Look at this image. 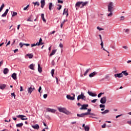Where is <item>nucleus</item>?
<instances>
[{
	"label": "nucleus",
	"mask_w": 131,
	"mask_h": 131,
	"mask_svg": "<svg viewBox=\"0 0 131 131\" xmlns=\"http://www.w3.org/2000/svg\"><path fill=\"white\" fill-rule=\"evenodd\" d=\"M115 77L116 78L118 77V78H120L121 77H123V74L122 73L119 74H116L114 75Z\"/></svg>",
	"instance_id": "nucleus-13"
},
{
	"label": "nucleus",
	"mask_w": 131,
	"mask_h": 131,
	"mask_svg": "<svg viewBox=\"0 0 131 131\" xmlns=\"http://www.w3.org/2000/svg\"><path fill=\"white\" fill-rule=\"evenodd\" d=\"M33 5H34V7L35 6H37V7H39V2H33Z\"/></svg>",
	"instance_id": "nucleus-33"
},
{
	"label": "nucleus",
	"mask_w": 131,
	"mask_h": 131,
	"mask_svg": "<svg viewBox=\"0 0 131 131\" xmlns=\"http://www.w3.org/2000/svg\"><path fill=\"white\" fill-rule=\"evenodd\" d=\"M23 126V123H20L16 124V127H22Z\"/></svg>",
	"instance_id": "nucleus-34"
},
{
	"label": "nucleus",
	"mask_w": 131,
	"mask_h": 131,
	"mask_svg": "<svg viewBox=\"0 0 131 131\" xmlns=\"http://www.w3.org/2000/svg\"><path fill=\"white\" fill-rule=\"evenodd\" d=\"M51 75L52 77H54V73H55V70L54 69H52L51 70Z\"/></svg>",
	"instance_id": "nucleus-43"
},
{
	"label": "nucleus",
	"mask_w": 131,
	"mask_h": 131,
	"mask_svg": "<svg viewBox=\"0 0 131 131\" xmlns=\"http://www.w3.org/2000/svg\"><path fill=\"white\" fill-rule=\"evenodd\" d=\"M91 69L90 68L87 69L83 74L84 76H86V74H88V73H89V72H90V71H91Z\"/></svg>",
	"instance_id": "nucleus-32"
},
{
	"label": "nucleus",
	"mask_w": 131,
	"mask_h": 131,
	"mask_svg": "<svg viewBox=\"0 0 131 131\" xmlns=\"http://www.w3.org/2000/svg\"><path fill=\"white\" fill-rule=\"evenodd\" d=\"M32 127L34 128V129H38L39 128V125L38 124H35L32 126Z\"/></svg>",
	"instance_id": "nucleus-20"
},
{
	"label": "nucleus",
	"mask_w": 131,
	"mask_h": 131,
	"mask_svg": "<svg viewBox=\"0 0 131 131\" xmlns=\"http://www.w3.org/2000/svg\"><path fill=\"white\" fill-rule=\"evenodd\" d=\"M68 16V9H67L66 10V8H64L63 10V15H66Z\"/></svg>",
	"instance_id": "nucleus-28"
},
{
	"label": "nucleus",
	"mask_w": 131,
	"mask_h": 131,
	"mask_svg": "<svg viewBox=\"0 0 131 131\" xmlns=\"http://www.w3.org/2000/svg\"><path fill=\"white\" fill-rule=\"evenodd\" d=\"M8 12H9V9H7L5 12H4V13L2 14V17H6L8 14Z\"/></svg>",
	"instance_id": "nucleus-21"
},
{
	"label": "nucleus",
	"mask_w": 131,
	"mask_h": 131,
	"mask_svg": "<svg viewBox=\"0 0 131 131\" xmlns=\"http://www.w3.org/2000/svg\"><path fill=\"white\" fill-rule=\"evenodd\" d=\"M90 114H91L90 113H82L81 114H77V116H78V117H84L85 115H90Z\"/></svg>",
	"instance_id": "nucleus-9"
},
{
	"label": "nucleus",
	"mask_w": 131,
	"mask_h": 131,
	"mask_svg": "<svg viewBox=\"0 0 131 131\" xmlns=\"http://www.w3.org/2000/svg\"><path fill=\"white\" fill-rule=\"evenodd\" d=\"M46 111L47 112H51V113H55L56 112V110L55 109L50 108H47Z\"/></svg>",
	"instance_id": "nucleus-10"
},
{
	"label": "nucleus",
	"mask_w": 131,
	"mask_h": 131,
	"mask_svg": "<svg viewBox=\"0 0 131 131\" xmlns=\"http://www.w3.org/2000/svg\"><path fill=\"white\" fill-rule=\"evenodd\" d=\"M4 64V60H2L1 62H0V67L1 66H2V65H3Z\"/></svg>",
	"instance_id": "nucleus-60"
},
{
	"label": "nucleus",
	"mask_w": 131,
	"mask_h": 131,
	"mask_svg": "<svg viewBox=\"0 0 131 131\" xmlns=\"http://www.w3.org/2000/svg\"><path fill=\"white\" fill-rule=\"evenodd\" d=\"M59 47H60V48H63V44H62V43H60L59 44Z\"/></svg>",
	"instance_id": "nucleus-63"
},
{
	"label": "nucleus",
	"mask_w": 131,
	"mask_h": 131,
	"mask_svg": "<svg viewBox=\"0 0 131 131\" xmlns=\"http://www.w3.org/2000/svg\"><path fill=\"white\" fill-rule=\"evenodd\" d=\"M43 97L44 99H47V98H48V94H44Z\"/></svg>",
	"instance_id": "nucleus-52"
},
{
	"label": "nucleus",
	"mask_w": 131,
	"mask_h": 131,
	"mask_svg": "<svg viewBox=\"0 0 131 131\" xmlns=\"http://www.w3.org/2000/svg\"><path fill=\"white\" fill-rule=\"evenodd\" d=\"M104 93H100L99 94V98H101V97L102 96V95H104Z\"/></svg>",
	"instance_id": "nucleus-49"
},
{
	"label": "nucleus",
	"mask_w": 131,
	"mask_h": 131,
	"mask_svg": "<svg viewBox=\"0 0 131 131\" xmlns=\"http://www.w3.org/2000/svg\"><path fill=\"white\" fill-rule=\"evenodd\" d=\"M127 123L129 125H131V119L127 121Z\"/></svg>",
	"instance_id": "nucleus-51"
},
{
	"label": "nucleus",
	"mask_w": 131,
	"mask_h": 131,
	"mask_svg": "<svg viewBox=\"0 0 131 131\" xmlns=\"http://www.w3.org/2000/svg\"><path fill=\"white\" fill-rule=\"evenodd\" d=\"M27 56L29 57V59H32L33 58V55L32 54H28Z\"/></svg>",
	"instance_id": "nucleus-37"
},
{
	"label": "nucleus",
	"mask_w": 131,
	"mask_h": 131,
	"mask_svg": "<svg viewBox=\"0 0 131 131\" xmlns=\"http://www.w3.org/2000/svg\"><path fill=\"white\" fill-rule=\"evenodd\" d=\"M88 93L89 96H91V97H97V94H96L92 92L88 91Z\"/></svg>",
	"instance_id": "nucleus-16"
},
{
	"label": "nucleus",
	"mask_w": 131,
	"mask_h": 131,
	"mask_svg": "<svg viewBox=\"0 0 131 131\" xmlns=\"http://www.w3.org/2000/svg\"><path fill=\"white\" fill-rule=\"evenodd\" d=\"M120 21H123L124 20V16H121Z\"/></svg>",
	"instance_id": "nucleus-55"
},
{
	"label": "nucleus",
	"mask_w": 131,
	"mask_h": 131,
	"mask_svg": "<svg viewBox=\"0 0 131 131\" xmlns=\"http://www.w3.org/2000/svg\"><path fill=\"white\" fill-rule=\"evenodd\" d=\"M100 108H105V106L104 104H100L99 105Z\"/></svg>",
	"instance_id": "nucleus-46"
},
{
	"label": "nucleus",
	"mask_w": 131,
	"mask_h": 131,
	"mask_svg": "<svg viewBox=\"0 0 131 131\" xmlns=\"http://www.w3.org/2000/svg\"><path fill=\"white\" fill-rule=\"evenodd\" d=\"M124 30H125V33H127V34H128L129 33V30L128 29H124Z\"/></svg>",
	"instance_id": "nucleus-40"
},
{
	"label": "nucleus",
	"mask_w": 131,
	"mask_h": 131,
	"mask_svg": "<svg viewBox=\"0 0 131 131\" xmlns=\"http://www.w3.org/2000/svg\"><path fill=\"white\" fill-rule=\"evenodd\" d=\"M67 21H68L67 19H64L63 20V21L61 23V24L60 25L61 28H62V27H63V25H64L65 22H67Z\"/></svg>",
	"instance_id": "nucleus-36"
},
{
	"label": "nucleus",
	"mask_w": 131,
	"mask_h": 131,
	"mask_svg": "<svg viewBox=\"0 0 131 131\" xmlns=\"http://www.w3.org/2000/svg\"><path fill=\"white\" fill-rule=\"evenodd\" d=\"M120 116H122V115H119L116 116V118H118V117H120Z\"/></svg>",
	"instance_id": "nucleus-61"
},
{
	"label": "nucleus",
	"mask_w": 131,
	"mask_h": 131,
	"mask_svg": "<svg viewBox=\"0 0 131 131\" xmlns=\"http://www.w3.org/2000/svg\"><path fill=\"white\" fill-rule=\"evenodd\" d=\"M121 73L122 74H124L125 76H127V75H128V73L126 71H123Z\"/></svg>",
	"instance_id": "nucleus-31"
},
{
	"label": "nucleus",
	"mask_w": 131,
	"mask_h": 131,
	"mask_svg": "<svg viewBox=\"0 0 131 131\" xmlns=\"http://www.w3.org/2000/svg\"><path fill=\"white\" fill-rule=\"evenodd\" d=\"M101 127L102 128H105L106 127V123L103 124V125H102Z\"/></svg>",
	"instance_id": "nucleus-54"
},
{
	"label": "nucleus",
	"mask_w": 131,
	"mask_h": 131,
	"mask_svg": "<svg viewBox=\"0 0 131 131\" xmlns=\"http://www.w3.org/2000/svg\"><path fill=\"white\" fill-rule=\"evenodd\" d=\"M110 75L109 74H107V75H105V78L100 79L99 80V81H103V80H105V79H110Z\"/></svg>",
	"instance_id": "nucleus-15"
},
{
	"label": "nucleus",
	"mask_w": 131,
	"mask_h": 131,
	"mask_svg": "<svg viewBox=\"0 0 131 131\" xmlns=\"http://www.w3.org/2000/svg\"><path fill=\"white\" fill-rule=\"evenodd\" d=\"M17 12H13V14L12 15V17H15V16H17Z\"/></svg>",
	"instance_id": "nucleus-45"
},
{
	"label": "nucleus",
	"mask_w": 131,
	"mask_h": 131,
	"mask_svg": "<svg viewBox=\"0 0 131 131\" xmlns=\"http://www.w3.org/2000/svg\"><path fill=\"white\" fill-rule=\"evenodd\" d=\"M3 73L4 74H8V73H9V69L8 68L4 69Z\"/></svg>",
	"instance_id": "nucleus-26"
},
{
	"label": "nucleus",
	"mask_w": 131,
	"mask_h": 131,
	"mask_svg": "<svg viewBox=\"0 0 131 131\" xmlns=\"http://www.w3.org/2000/svg\"><path fill=\"white\" fill-rule=\"evenodd\" d=\"M56 52H57L56 50H52L51 53L50 54V57H52V56L55 55V54H56Z\"/></svg>",
	"instance_id": "nucleus-29"
},
{
	"label": "nucleus",
	"mask_w": 131,
	"mask_h": 131,
	"mask_svg": "<svg viewBox=\"0 0 131 131\" xmlns=\"http://www.w3.org/2000/svg\"><path fill=\"white\" fill-rule=\"evenodd\" d=\"M35 66V65L34 64L32 63L29 66V68H30V69H31V70H34Z\"/></svg>",
	"instance_id": "nucleus-23"
},
{
	"label": "nucleus",
	"mask_w": 131,
	"mask_h": 131,
	"mask_svg": "<svg viewBox=\"0 0 131 131\" xmlns=\"http://www.w3.org/2000/svg\"><path fill=\"white\" fill-rule=\"evenodd\" d=\"M57 109L58 111H59L60 112H62V113H64V114H67V115L69 114V112H68V111H67L66 108L58 107Z\"/></svg>",
	"instance_id": "nucleus-4"
},
{
	"label": "nucleus",
	"mask_w": 131,
	"mask_h": 131,
	"mask_svg": "<svg viewBox=\"0 0 131 131\" xmlns=\"http://www.w3.org/2000/svg\"><path fill=\"white\" fill-rule=\"evenodd\" d=\"M99 38L100 39L101 41V43H100V46L101 47V50H102V51H105V52H106L107 53V54H108V56H110V53L109 52V51L105 50V48H104V42H103V39H102V36H101V35H99Z\"/></svg>",
	"instance_id": "nucleus-3"
},
{
	"label": "nucleus",
	"mask_w": 131,
	"mask_h": 131,
	"mask_svg": "<svg viewBox=\"0 0 131 131\" xmlns=\"http://www.w3.org/2000/svg\"><path fill=\"white\" fill-rule=\"evenodd\" d=\"M52 66H54L55 65V61L52 60L51 62Z\"/></svg>",
	"instance_id": "nucleus-59"
},
{
	"label": "nucleus",
	"mask_w": 131,
	"mask_h": 131,
	"mask_svg": "<svg viewBox=\"0 0 131 131\" xmlns=\"http://www.w3.org/2000/svg\"><path fill=\"white\" fill-rule=\"evenodd\" d=\"M17 52H18V49H15L14 50V53H17Z\"/></svg>",
	"instance_id": "nucleus-64"
},
{
	"label": "nucleus",
	"mask_w": 131,
	"mask_h": 131,
	"mask_svg": "<svg viewBox=\"0 0 131 131\" xmlns=\"http://www.w3.org/2000/svg\"><path fill=\"white\" fill-rule=\"evenodd\" d=\"M58 4H63V1L58 0Z\"/></svg>",
	"instance_id": "nucleus-56"
},
{
	"label": "nucleus",
	"mask_w": 131,
	"mask_h": 131,
	"mask_svg": "<svg viewBox=\"0 0 131 131\" xmlns=\"http://www.w3.org/2000/svg\"><path fill=\"white\" fill-rule=\"evenodd\" d=\"M38 42H36V43H33V44H31V48H33V47H36V46H38Z\"/></svg>",
	"instance_id": "nucleus-41"
},
{
	"label": "nucleus",
	"mask_w": 131,
	"mask_h": 131,
	"mask_svg": "<svg viewBox=\"0 0 131 131\" xmlns=\"http://www.w3.org/2000/svg\"><path fill=\"white\" fill-rule=\"evenodd\" d=\"M73 96H71V95H67V98L68 100H71V101H73V100H75V94H72Z\"/></svg>",
	"instance_id": "nucleus-6"
},
{
	"label": "nucleus",
	"mask_w": 131,
	"mask_h": 131,
	"mask_svg": "<svg viewBox=\"0 0 131 131\" xmlns=\"http://www.w3.org/2000/svg\"><path fill=\"white\" fill-rule=\"evenodd\" d=\"M28 8H29V5H27L26 7H25L24 8V11H26V10H27V9H28Z\"/></svg>",
	"instance_id": "nucleus-48"
},
{
	"label": "nucleus",
	"mask_w": 131,
	"mask_h": 131,
	"mask_svg": "<svg viewBox=\"0 0 131 131\" xmlns=\"http://www.w3.org/2000/svg\"><path fill=\"white\" fill-rule=\"evenodd\" d=\"M81 99L82 100H85V96H84V95L83 93H81L80 95H78L77 97V100L78 101H79Z\"/></svg>",
	"instance_id": "nucleus-7"
},
{
	"label": "nucleus",
	"mask_w": 131,
	"mask_h": 131,
	"mask_svg": "<svg viewBox=\"0 0 131 131\" xmlns=\"http://www.w3.org/2000/svg\"><path fill=\"white\" fill-rule=\"evenodd\" d=\"M28 21L32 22L33 21V16L31 15L27 19Z\"/></svg>",
	"instance_id": "nucleus-22"
},
{
	"label": "nucleus",
	"mask_w": 131,
	"mask_h": 131,
	"mask_svg": "<svg viewBox=\"0 0 131 131\" xmlns=\"http://www.w3.org/2000/svg\"><path fill=\"white\" fill-rule=\"evenodd\" d=\"M41 41H42V39L40 38L39 40V42H38V46H41L43 45V43H41Z\"/></svg>",
	"instance_id": "nucleus-35"
},
{
	"label": "nucleus",
	"mask_w": 131,
	"mask_h": 131,
	"mask_svg": "<svg viewBox=\"0 0 131 131\" xmlns=\"http://www.w3.org/2000/svg\"><path fill=\"white\" fill-rule=\"evenodd\" d=\"M40 4L41 9H43V8H45V6H46V0H41Z\"/></svg>",
	"instance_id": "nucleus-12"
},
{
	"label": "nucleus",
	"mask_w": 131,
	"mask_h": 131,
	"mask_svg": "<svg viewBox=\"0 0 131 131\" xmlns=\"http://www.w3.org/2000/svg\"><path fill=\"white\" fill-rule=\"evenodd\" d=\"M40 91H41V86H40L38 89V92L40 94L41 93Z\"/></svg>",
	"instance_id": "nucleus-57"
},
{
	"label": "nucleus",
	"mask_w": 131,
	"mask_h": 131,
	"mask_svg": "<svg viewBox=\"0 0 131 131\" xmlns=\"http://www.w3.org/2000/svg\"><path fill=\"white\" fill-rule=\"evenodd\" d=\"M54 7V5H53L52 3H49V9L50 11H52V8Z\"/></svg>",
	"instance_id": "nucleus-25"
},
{
	"label": "nucleus",
	"mask_w": 131,
	"mask_h": 131,
	"mask_svg": "<svg viewBox=\"0 0 131 131\" xmlns=\"http://www.w3.org/2000/svg\"><path fill=\"white\" fill-rule=\"evenodd\" d=\"M111 48H112V49H113V50H116V47H115V46H111Z\"/></svg>",
	"instance_id": "nucleus-58"
},
{
	"label": "nucleus",
	"mask_w": 131,
	"mask_h": 131,
	"mask_svg": "<svg viewBox=\"0 0 131 131\" xmlns=\"http://www.w3.org/2000/svg\"><path fill=\"white\" fill-rule=\"evenodd\" d=\"M100 102L101 103V104H106V102H107V97L104 96L101 98Z\"/></svg>",
	"instance_id": "nucleus-8"
},
{
	"label": "nucleus",
	"mask_w": 131,
	"mask_h": 131,
	"mask_svg": "<svg viewBox=\"0 0 131 131\" xmlns=\"http://www.w3.org/2000/svg\"><path fill=\"white\" fill-rule=\"evenodd\" d=\"M86 107H89V104H83L81 105V107L80 108V110H88V108Z\"/></svg>",
	"instance_id": "nucleus-11"
},
{
	"label": "nucleus",
	"mask_w": 131,
	"mask_h": 131,
	"mask_svg": "<svg viewBox=\"0 0 131 131\" xmlns=\"http://www.w3.org/2000/svg\"><path fill=\"white\" fill-rule=\"evenodd\" d=\"M11 77H12L13 79L16 80V79H17V74L14 73L13 74H12Z\"/></svg>",
	"instance_id": "nucleus-18"
},
{
	"label": "nucleus",
	"mask_w": 131,
	"mask_h": 131,
	"mask_svg": "<svg viewBox=\"0 0 131 131\" xmlns=\"http://www.w3.org/2000/svg\"><path fill=\"white\" fill-rule=\"evenodd\" d=\"M12 97H14V99H16V95H15V93H11Z\"/></svg>",
	"instance_id": "nucleus-47"
},
{
	"label": "nucleus",
	"mask_w": 131,
	"mask_h": 131,
	"mask_svg": "<svg viewBox=\"0 0 131 131\" xmlns=\"http://www.w3.org/2000/svg\"><path fill=\"white\" fill-rule=\"evenodd\" d=\"M6 84H0V89L1 90H5V89L6 88Z\"/></svg>",
	"instance_id": "nucleus-24"
},
{
	"label": "nucleus",
	"mask_w": 131,
	"mask_h": 131,
	"mask_svg": "<svg viewBox=\"0 0 131 131\" xmlns=\"http://www.w3.org/2000/svg\"><path fill=\"white\" fill-rule=\"evenodd\" d=\"M108 7V12H110V13L107 14V17H112L113 16V13L112 12L114 11V7L113 2H111L107 6Z\"/></svg>",
	"instance_id": "nucleus-2"
},
{
	"label": "nucleus",
	"mask_w": 131,
	"mask_h": 131,
	"mask_svg": "<svg viewBox=\"0 0 131 131\" xmlns=\"http://www.w3.org/2000/svg\"><path fill=\"white\" fill-rule=\"evenodd\" d=\"M4 8H5V4H3L1 7H0V12H2V11H3V9H4Z\"/></svg>",
	"instance_id": "nucleus-38"
},
{
	"label": "nucleus",
	"mask_w": 131,
	"mask_h": 131,
	"mask_svg": "<svg viewBox=\"0 0 131 131\" xmlns=\"http://www.w3.org/2000/svg\"><path fill=\"white\" fill-rule=\"evenodd\" d=\"M96 74H97V72H93V73H91L89 75V77H94V76H95V75H96Z\"/></svg>",
	"instance_id": "nucleus-27"
},
{
	"label": "nucleus",
	"mask_w": 131,
	"mask_h": 131,
	"mask_svg": "<svg viewBox=\"0 0 131 131\" xmlns=\"http://www.w3.org/2000/svg\"><path fill=\"white\" fill-rule=\"evenodd\" d=\"M38 71L39 73H41L42 72V69L40 67V64L38 63Z\"/></svg>",
	"instance_id": "nucleus-17"
},
{
	"label": "nucleus",
	"mask_w": 131,
	"mask_h": 131,
	"mask_svg": "<svg viewBox=\"0 0 131 131\" xmlns=\"http://www.w3.org/2000/svg\"><path fill=\"white\" fill-rule=\"evenodd\" d=\"M98 101V99H94L91 101L92 103H96Z\"/></svg>",
	"instance_id": "nucleus-50"
},
{
	"label": "nucleus",
	"mask_w": 131,
	"mask_h": 131,
	"mask_svg": "<svg viewBox=\"0 0 131 131\" xmlns=\"http://www.w3.org/2000/svg\"><path fill=\"white\" fill-rule=\"evenodd\" d=\"M57 6H58V7L57 8V9L58 10V11H60V10H61V9H62V5H58Z\"/></svg>",
	"instance_id": "nucleus-42"
},
{
	"label": "nucleus",
	"mask_w": 131,
	"mask_h": 131,
	"mask_svg": "<svg viewBox=\"0 0 131 131\" xmlns=\"http://www.w3.org/2000/svg\"><path fill=\"white\" fill-rule=\"evenodd\" d=\"M102 30H104V29L102 28H99V31H101Z\"/></svg>",
	"instance_id": "nucleus-62"
},
{
	"label": "nucleus",
	"mask_w": 131,
	"mask_h": 131,
	"mask_svg": "<svg viewBox=\"0 0 131 131\" xmlns=\"http://www.w3.org/2000/svg\"><path fill=\"white\" fill-rule=\"evenodd\" d=\"M19 46H20V48H22L23 47V46H25V45H24V43H23L22 42H20Z\"/></svg>",
	"instance_id": "nucleus-53"
},
{
	"label": "nucleus",
	"mask_w": 131,
	"mask_h": 131,
	"mask_svg": "<svg viewBox=\"0 0 131 131\" xmlns=\"http://www.w3.org/2000/svg\"><path fill=\"white\" fill-rule=\"evenodd\" d=\"M16 117H17V118H20L21 120H27V119H28V118L26 117V116L23 115H17L16 116Z\"/></svg>",
	"instance_id": "nucleus-5"
},
{
	"label": "nucleus",
	"mask_w": 131,
	"mask_h": 131,
	"mask_svg": "<svg viewBox=\"0 0 131 131\" xmlns=\"http://www.w3.org/2000/svg\"><path fill=\"white\" fill-rule=\"evenodd\" d=\"M109 112H110L109 110H105L104 111L101 112V114L102 115H105V114H107Z\"/></svg>",
	"instance_id": "nucleus-19"
},
{
	"label": "nucleus",
	"mask_w": 131,
	"mask_h": 131,
	"mask_svg": "<svg viewBox=\"0 0 131 131\" xmlns=\"http://www.w3.org/2000/svg\"><path fill=\"white\" fill-rule=\"evenodd\" d=\"M84 129L85 131H89L90 130V127H89V126H85L84 127Z\"/></svg>",
	"instance_id": "nucleus-39"
},
{
	"label": "nucleus",
	"mask_w": 131,
	"mask_h": 131,
	"mask_svg": "<svg viewBox=\"0 0 131 131\" xmlns=\"http://www.w3.org/2000/svg\"><path fill=\"white\" fill-rule=\"evenodd\" d=\"M34 90H35V88H34V87L32 88V87H30L28 88V92L29 94H31V93H32V92H33V91H34Z\"/></svg>",
	"instance_id": "nucleus-14"
},
{
	"label": "nucleus",
	"mask_w": 131,
	"mask_h": 131,
	"mask_svg": "<svg viewBox=\"0 0 131 131\" xmlns=\"http://www.w3.org/2000/svg\"><path fill=\"white\" fill-rule=\"evenodd\" d=\"M41 18L43 22H46V18H45V14L43 13L41 14Z\"/></svg>",
	"instance_id": "nucleus-30"
},
{
	"label": "nucleus",
	"mask_w": 131,
	"mask_h": 131,
	"mask_svg": "<svg viewBox=\"0 0 131 131\" xmlns=\"http://www.w3.org/2000/svg\"><path fill=\"white\" fill-rule=\"evenodd\" d=\"M56 32V31H53L49 33V35H52V34H55V33Z\"/></svg>",
	"instance_id": "nucleus-44"
},
{
	"label": "nucleus",
	"mask_w": 131,
	"mask_h": 131,
	"mask_svg": "<svg viewBox=\"0 0 131 131\" xmlns=\"http://www.w3.org/2000/svg\"><path fill=\"white\" fill-rule=\"evenodd\" d=\"M86 5H89V1L83 2H78L75 4V8L76 11L79 9V8H82L83 7H85Z\"/></svg>",
	"instance_id": "nucleus-1"
}]
</instances>
